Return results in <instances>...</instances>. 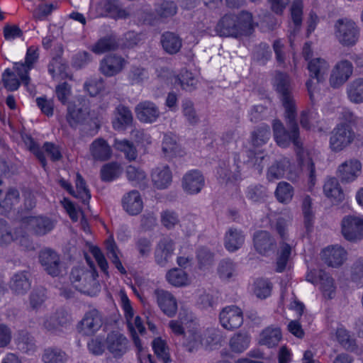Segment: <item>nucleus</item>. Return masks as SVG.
Returning <instances> with one entry per match:
<instances>
[{
	"label": "nucleus",
	"instance_id": "obj_40",
	"mask_svg": "<svg viewBox=\"0 0 363 363\" xmlns=\"http://www.w3.org/2000/svg\"><path fill=\"white\" fill-rule=\"evenodd\" d=\"M281 339V333L279 328L268 327L260 334L259 343L268 347L276 346Z\"/></svg>",
	"mask_w": 363,
	"mask_h": 363
},
{
	"label": "nucleus",
	"instance_id": "obj_52",
	"mask_svg": "<svg viewBox=\"0 0 363 363\" xmlns=\"http://www.w3.org/2000/svg\"><path fill=\"white\" fill-rule=\"evenodd\" d=\"M15 240V235L9 223L0 218V247L6 246Z\"/></svg>",
	"mask_w": 363,
	"mask_h": 363
},
{
	"label": "nucleus",
	"instance_id": "obj_59",
	"mask_svg": "<svg viewBox=\"0 0 363 363\" xmlns=\"http://www.w3.org/2000/svg\"><path fill=\"white\" fill-rule=\"evenodd\" d=\"M2 82L4 87L10 91L17 90L21 84L16 74L9 68L5 69L2 74Z\"/></svg>",
	"mask_w": 363,
	"mask_h": 363
},
{
	"label": "nucleus",
	"instance_id": "obj_1",
	"mask_svg": "<svg viewBox=\"0 0 363 363\" xmlns=\"http://www.w3.org/2000/svg\"><path fill=\"white\" fill-rule=\"evenodd\" d=\"M274 86L279 94L284 108V117L288 127L286 130L280 121H274L272 125L274 139L280 147H287L292 142L299 150L297 151V161L303 172L308 176L311 185L315 184V162L308 153L301 148L299 140V128L296 122V106L292 94V86L289 76L284 72H277L274 79Z\"/></svg>",
	"mask_w": 363,
	"mask_h": 363
},
{
	"label": "nucleus",
	"instance_id": "obj_54",
	"mask_svg": "<svg viewBox=\"0 0 363 363\" xmlns=\"http://www.w3.org/2000/svg\"><path fill=\"white\" fill-rule=\"evenodd\" d=\"M45 289L43 288L34 289L29 295V306L31 310L38 311L46 300Z\"/></svg>",
	"mask_w": 363,
	"mask_h": 363
},
{
	"label": "nucleus",
	"instance_id": "obj_35",
	"mask_svg": "<svg viewBox=\"0 0 363 363\" xmlns=\"http://www.w3.org/2000/svg\"><path fill=\"white\" fill-rule=\"evenodd\" d=\"M290 165V161L287 158H282L276 161L268 169L267 179L269 181H273L284 177L289 170Z\"/></svg>",
	"mask_w": 363,
	"mask_h": 363
},
{
	"label": "nucleus",
	"instance_id": "obj_23",
	"mask_svg": "<svg viewBox=\"0 0 363 363\" xmlns=\"http://www.w3.org/2000/svg\"><path fill=\"white\" fill-rule=\"evenodd\" d=\"M122 206L129 215H138L143 208L140 193L136 190H132L125 194L122 199Z\"/></svg>",
	"mask_w": 363,
	"mask_h": 363
},
{
	"label": "nucleus",
	"instance_id": "obj_31",
	"mask_svg": "<svg viewBox=\"0 0 363 363\" xmlns=\"http://www.w3.org/2000/svg\"><path fill=\"white\" fill-rule=\"evenodd\" d=\"M96 9L101 16H108L113 18H125L128 16V13L116 5V1H99Z\"/></svg>",
	"mask_w": 363,
	"mask_h": 363
},
{
	"label": "nucleus",
	"instance_id": "obj_12",
	"mask_svg": "<svg viewBox=\"0 0 363 363\" xmlns=\"http://www.w3.org/2000/svg\"><path fill=\"white\" fill-rule=\"evenodd\" d=\"M89 115V110L85 104V101H69L67 104L66 121L72 128H76L82 124Z\"/></svg>",
	"mask_w": 363,
	"mask_h": 363
},
{
	"label": "nucleus",
	"instance_id": "obj_53",
	"mask_svg": "<svg viewBox=\"0 0 363 363\" xmlns=\"http://www.w3.org/2000/svg\"><path fill=\"white\" fill-rule=\"evenodd\" d=\"M168 282L174 286H182L187 283V274L181 269H173L166 275Z\"/></svg>",
	"mask_w": 363,
	"mask_h": 363
},
{
	"label": "nucleus",
	"instance_id": "obj_64",
	"mask_svg": "<svg viewBox=\"0 0 363 363\" xmlns=\"http://www.w3.org/2000/svg\"><path fill=\"white\" fill-rule=\"evenodd\" d=\"M92 61V55L86 51H81L73 55L72 58V66L79 69L86 67Z\"/></svg>",
	"mask_w": 363,
	"mask_h": 363
},
{
	"label": "nucleus",
	"instance_id": "obj_55",
	"mask_svg": "<svg viewBox=\"0 0 363 363\" xmlns=\"http://www.w3.org/2000/svg\"><path fill=\"white\" fill-rule=\"evenodd\" d=\"M75 183L77 193H74V196L80 199L84 203H89V201L91 199V194L86 186L84 179L79 173L77 174Z\"/></svg>",
	"mask_w": 363,
	"mask_h": 363
},
{
	"label": "nucleus",
	"instance_id": "obj_51",
	"mask_svg": "<svg viewBox=\"0 0 363 363\" xmlns=\"http://www.w3.org/2000/svg\"><path fill=\"white\" fill-rule=\"evenodd\" d=\"M272 289V284L267 279H259L254 283V294L260 299H264L269 296Z\"/></svg>",
	"mask_w": 363,
	"mask_h": 363
},
{
	"label": "nucleus",
	"instance_id": "obj_41",
	"mask_svg": "<svg viewBox=\"0 0 363 363\" xmlns=\"http://www.w3.org/2000/svg\"><path fill=\"white\" fill-rule=\"evenodd\" d=\"M347 94L352 103H363V78H357L351 82L347 86Z\"/></svg>",
	"mask_w": 363,
	"mask_h": 363
},
{
	"label": "nucleus",
	"instance_id": "obj_32",
	"mask_svg": "<svg viewBox=\"0 0 363 363\" xmlns=\"http://www.w3.org/2000/svg\"><path fill=\"white\" fill-rule=\"evenodd\" d=\"M202 340L201 331L191 330L186 333L183 336V340H182L181 344L189 352H194L201 348H203Z\"/></svg>",
	"mask_w": 363,
	"mask_h": 363
},
{
	"label": "nucleus",
	"instance_id": "obj_15",
	"mask_svg": "<svg viewBox=\"0 0 363 363\" xmlns=\"http://www.w3.org/2000/svg\"><path fill=\"white\" fill-rule=\"evenodd\" d=\"M174 251V242L169 237L161 238L157 243L154 257L155 262L160 267H165L171 259Z\"/></svg>",
	"mask_w": 363,
	"mask_h": 363
},
{
	"label": "nucleus",
	"instance_id": "obj_6",
	"mask_svg": "<svg viewBox=\"0 0 363 363\" xmlns=\"http://www.w3.org/2000/svg\"><path fill=\"white\" fill-rule=\"evenodd\" d=\"M335 35L344 46L354 45L359 38V30L355 23L347 18L339 19L335 25Z\"/></svg>",
	"mask_w": 363,
	"mask_h": 363
},
{
	"label": "nucleus",
	"instance_id": "obj_60",
	"mask_svg": "<svg viewBox=\"0 0 363 363\" xmlns=\"http://www.w3.org/2000/svg\"><path fill=\"white\" fill-rule=\"evenodd\" d=\"M160 220L162 225L167 230L174 228L179 223L178 214L170 210H166L161 213Z\"/></svg>",
	"mask_w": 363,
	"mask_h": 363
},
{
	"label": "nucleus",
	"instance_id": "obj_3",
	"mask_svg": "<svg viewBox=\"0 0 363 363\" xmlns=\"http://www.w3.org/2000/svg\"><path fill=\"white\" fill-rule=\"evenodd\" d=\"M307 69L310 79L306 82V86L311 101L314 99V92L316 84L323 82L329 72L330 65L323 58L315 57L308 62Z\"/></svg>",
	"mask_w": 363,
	"mask_h": 363
},
{
	"label": "nucleus",
	"instance_id": "obj_56",
	"mask_svg": "<svg viewBox=\"0 0 363 363\" xmlns=\"http://www.w3.org/2000/svg\"><path fill=\"white\" fill-rule=\"evenodd\" d=\"M336 338L338 342L347 350L353 351L356 349L355 340L344 328H337Z\"/></svg>",
	"mask_w": 363,
	"mask_h": 363
},
{
	"label": "nucleus",
	"instance_id": "obj_21",
	"mask_svg": "<svg viewBox=\"0 0 363 363\" xmlns=\"http://www.w3.org/2000/svg\"><path fill=\"white\" fill-rule=\"evenodd\" d=\"M128 340L121 333L113 331L106 337L107 348L114 357H121L128 350Z\"/></svg>",
	"mask_w": 363,
	"mask_h": 363
},
{
	"label": "nucleus",
	"instance_id": "obj_61",
	"mask_svg": "<svg viewBox=\"0 0 363 363\" xmlns=\"http://www.w3.org/2000/svg\"><path fill=\"white\" fill-rule=\"evenodd\" d=\"M182 112L190 125H196L199 121V118L194 109V104L190 100H184L182 102Z\"/></svg>",
	"mask_w": 363,
	"mask_h": 363
},
{
	"label": "nucleus",
	"instance_id": "obj_4",
	"mask_svg": "<svg viewBox=\"0 0 363 363\" xmlns=\"http://www.w3.org/2000/svg\"><path fill=\"white\" fill-rule=\"evenodd\" d=\"M98 273L91 266L90 269L84 267L72 269L70 274V280L74 287L84 294H90L94 290L98 289L99 284L96 278Z\"/></svg>",
	"mask_w": 363,
	"mask_h": 363
},
{
	"label": "nucleus",
	"instance_id": "obj_14",
	"mask_svg": "<svg viewBox=\"0 0 363 363\" xmlns=\"http://www.w3.org/2000/svg\"><path fill=\"white\" fill-rule=\"evenodd\" d=\"M103 323L102 317L100 312L92 308L84 315V318L79 322V332L84 335H92L96 333Z\"/></svg>",
	"mask_w": 363,
	"mask_h": 363
},
{
	"label": "nucleus",
	"instance_id": "obj_24",
	"mask_svg": "<svg viewBox=\"0 0 363 363\" xmlns=\"http://www.w3.org/2000/svg\"><path fill=\"white\" fill-rule=\"evenodd\" d=\"M361 171V163L357 160H347L338 167V177L342 182L354 181Z\"/></svg>",
	"mask_w": 363,
	"mask_h": 363
},
{
	"label": "nucleus",
	"instance_id": "obj_27",
	"mask_svg": "<svg viewBox=\"0 0 363 363\" xmlns=\"http://www.w3.org/2000/svg\"><path fill=\"white\" fill-rule=\"evenodd\" d=\"M119 47V42L117 36L111 33L99 38L90 50L95 54L101 55L109 51L116 50Z\"/></svg>",
	"mask_w": 363,
	"mask_h": 363
},
{
	"label": "nucleus",
	"instance_id": "obj_39",
	"mask_svg": "<svg viewBox=\"0 0 363 363\" xmlns=\"http://www.w3.org/2000/svg\"><path fill=\"white\" fill-rule=\"evenodd\" d=\"M41 359L44 363H66L68 355L60 348L50 347L43 350Z\"/></svg>",
	"mask_w": 363,
	"mask_h": 363
},
{
	"label": "nucleus",
	"instance_id": "obj_62",
	"mask_svg": "<svg viewBox=\"0 0 363 363\" xmlns=\"http://www.w3.org/2000/svg\"><path fill=\"white\" fill-rule=\"evenodd\" d=\"M272 57V51L269 45L261 43L255 48L254 58L261 65H265Z\"/></svg>",
	"mask_w": 363,
	"mask_h": 363
},
{
	"label": "nucleus",
	"instance_id": "obj_49",
	"mask_svg": "<svg viewBox=\"0 0 363 363\" xmlns=\"http://www.w3.org/2000/svg\"><path fill=\"white\" fill-rule=\"evenodd\" d=\"M291 253V245L284 241L280 242V250L277 260V272H282L285 269Z\"/></svg>",
	"mask_w": 363,
	"mask_h": 363
},
{
	"label": "nucleus",
	"instance_id": "obj_30",
	"mask_svg": "<svg viewBox=\"0 0 363 363\" xmlns=\"http://www.w3.org/2000/svg\"><path fill=\"white\" fill-rule=\"evenodd\" d=\"M160 43L164 50L169 55L177 54L182 46V40L179 35L170 31L162 34Z\"/></svg>",
	"mask_w": 363,
	"mask_h": 363
},
{
	"label": "nucleus",
	"instance_id": "obj_26",
	"mask_svg": "<svg viewBox=\"0 0 363 363\" xmlns=\"http://www.w3.org/2000/svg\"><path fill=\"white\" fill-rule=\"evenodd\" d=\"M151 179L155 188L164 189L172 183V172L167 165L157 167L152 171Z\"/></svg>",
	"mask_w": 363,
	"mask_h": 363
},
{
	"label": "nucleus",
	"instance_id": "obj_17",
	"mask_svg": "<svg viewBox=\"0 0 363 363\" xmlns=\"http://www.w3.org/2000/svg\"><path fill=\"white\" fill-rule=\"evenodd\" d=\"M39 261L45 271L52 277H57L61 273L60 256L52 250L45 249L39 255Z\"/></svg>",
	"mask_w": 363,
	"mask_h": 363
},
{
	"label": "nucleus",
	"instance_id": "obj_34",
	"mask_svg": "<svg viewBox=\"0 0 363 363\" xmlns=\"http://www.w3.org/2000/svg\"><path fill=\"white\" fill-rule=\"evenodd\" d=\"M31 286L29 276L26 272L16 273L12 277L11 289L16 294H25Z\"/></svg>",
	"mask_w": 363,
	"mask_h": 363
},
{
	"label": "nucleus",
	"instance_id": "obj_50",
	"mask_svg": "<svg viewBox=\"0 0 363 363\" xmlns=\"http://www.w3.org/2000/svg\"><path fill=\"white\" fill-rule=\"evenodd\" d=\"M126 177L130 182H134L135 184L144 186L145 184L146 174L140 167L133 165H129L126 167Z\"/></svg>",
	"mask_w": 363,
	"mask_h": 363
},
{
	"label": "nucleus",
	"instance_id": "obj_25",
	"mask_svg": "<svg viewBox=\"0 0 363 363\" xmlns=\"http://www.w3.org/2000/svg\"><path fill=\"white\" fill-rule=\"evenodd\" d=\"M90 154L95 161H106L112 155V150L108 143L103 138L95 139L89 146Z\"/></svg>",
	"mask_w": 363,
	"mask_h": 363
},
{
	"label": "nucleus",
	"instance_id": "obj_45",
	"mask_svg": "<svg viewBox=\"0 0 363 363\" xmlns=\"http://www.w3.org/2000/svg\"><path fill=\"white\" fill-rule=\"evenodd\" d=\"M269 126L265 124L257 127L251 133V143L255 147H260L265 144L270 137Z\"/></svg>",
	"mask_w": 363,
	"mask_h": 363
},
{
	"label": "nucleus",
	"instance_id": "obj_10",
	"mask_svg": "<svg viewBox=\"0 0 363 363\" xmlns=\"http://www.w3.org/2000/svg\"><path fill=\"white\" fill-rule=\"evenodd\" d=\"M71 324L70 315L64 310H57L55 313L45 316L43 321V328L55 334H59L65 329H67Z\"/></svg>",
	"mask_w": 363,
	"mask_h": 363
},
{
	"label": "nucleus",
	"instance_id": "obj_5",
	"mask_svg": "<svg viewBox=\"0 0 363 363\" xmlns=\"http://www.w3.org/2000/svg\"><path fill=\"white\" fill-rule=\"evenodd\" d=\"M355 137L354 132L349 124L340 123L332 132L330 146L333 151L340 152L350 145Z\"/></svg>",
	"mask_w": 363,
	"mask_h": 363
},
{
	"label": "nucleus",
	"instance_id": "obj_11",
	"mask_svg": "<svg viewBox=\"0 0 363 363\" xmlns=\"http://www.w3.org/2000/svg\"><path fill=\"white\" fill-rule=\"evenodd\" d=\"M219 320L225 329L233 330L242 325L243 313L241 308L237 306H228L220 312Z\"/></svg>",
	"mask_w": 363,
	"mask_h": 363
},
{
	"label": "nucleus",
	"instance_id": "obj_8",
	"mask_svg": "<svg viewBox=\"0 0 363 363\" xmlns=\"http://www.w3.org/2000/svg\"><path fill=\"white\" fill-rule=\"evenodd\" d=\"M342 234L348 241L357 242L363 238V219L358 216H346L341 223Z\"/></svg>",
	"mask_w": 363,
	"mask_h": 363
},
{
	"label": "nucleus",
	"instance_id": "obj_57",
	"mask_svg": "<svg viewBox=\"0 0 363 363\" xmlns=\"http://www.w3.org/2000/svg\"><path fill=\"white\" fill-rule=\"evenodd\" d=\"M303 4L302 1H294L290 8L291 17L293 21L294 28V33L298 31L302 23L303 16Z\"/></svg>",
	"mask_w": 363,
	"mask_h": 363
},
{
	"label": "nucleus",
	"instance_id": "obj_16",
	"mask_svg": "<svg viewBox=\"0 0 363 363\" xmlns=\"http://www.w3.org/2000/svg\"><path fill=\"white\" fill-rule=\"evenodd\" d=\"M153 296L161 311L167 316L173 317L177 311V302L172 294L162 289L154 291Z\"/></svg>",
	"mask_w": 363,
	"mask_h": 363
},
{
	"label": "nucleus",
	"instance_id": "obj_38",
	"mask_svg": "<svg viewBox=\"0 0 363 363\" xmlns=\"http://www.w3.org/2000/svg\"><path fill=\"white\" fill-rule=\"evenodd\" d=\"M320 281V289L325 298L332 299L335 295L334 279L325 271L320 270L318 274Z\"/></svg>",
	"mask_w": 363,
	"mask_h": 363
},
{
	"label": "nucleus",
	"instance_id": "obj_7",
	"mask_svg": "<svg viewBox=\"0 0 363 363\" xmlns=\"http://www.w3.org/2000/svg\"><path fill=\"white\" fill-rule=\"evenodd\" d=\"M240 158L238 152L233 153V164L229 162L221 161L217 169V176L219 182L228 184L237 181L240 177Z\"/></svg>",
	"mask_w": 363,
	"mask_h": 363
},
{
	"label": "nucleus",
	"instance_id": "obj_42",
	"mask_svg": "<svg viewBox=\"0 0 363 363\" xmlns=\"http://www.w3.org/2000/svg\"><path fill=\"white\" fill-rule=\"evenodd\" d=\"M20 201V193L13 187H10L6 191L4 197L0 200V208L4 212L11 211Z\"/></svg>",
	"mask_w": 363,
	"mask_h": 363
},
{
	"label": "nucleus",
	"instance_id": "obj_37",
	"mask_svg": "<svg viewBox=\"0 0 363 363\" xmlns=\"http://www.w3.org/2000/svg\"><path fill=\"white\" fill-rule=\"evenodd\" d=\"M116 110L117 115L113 121V127L115 130H123L132 124L133 119L132 112L124 106H119Z\"/></svg>",
	"mask_w": 363,
	"mask_h": 363
},
{
	"label": "nucleus",
	"instance_id": "obj_9",
	"mask_svg": "<svg viewBox=\"0 0 363 363\" xmlns=\"http://www.w3.org/2000/svg\"><path fill=\"white\" fill-rule=\"evenodd\" d=\"M21 223L35 235L42 236L50 233L55 226V221L47 216H27L21 219Z\"/></svg>",
	"mask_w": 363,
	"mask_h": 363
},
{
	"label": "nucleus",
	"instance_id": "obj_47",
	"mask_svg": "<svg viewBox=\"0 0 363 363\" xmlns=\"http://www.w3.org/2000/svg\"><path fill=\"white\" fill-rule=\"evenodd\" d=\"M245 195L252 202H262L267 197V189L263 185L252 184L247 188Z\"/></svg>",
	"mask_w": 363,
	"mask_h": 363
},
{
	"label": "nucleus",
	"instance_id": "obj_22",
	"mask_svg": "<svg viewBox=\"0 0 363 363\" xmlns=\"http://www.w3.org/2000/svg\"><path fill=\"white\" fill-rule=\"evenodd\" d=\"M204 177L198 170L186 172L182 179V187L189 194H198L204 186Z\"/></svg>",
	"mask_w": 363,
	"mask_h": 363
},
{
	"label": "nucleus",
	"instance_id": "obj_2",
	"mask_svg": "<svg viewBox=\"0 0 363 363\" xmlns=\"http://www.w3.org/2000/svg\"><path fill=\"white\" fill-rule=\"evenodd\" d=\"M254 30L252 16L247 11L238 14L228 13L223 16L216 26V31L221 37L238 38L249 35Z\"/></svg>",
	"mask_w": 363,
	"mask_h": 363
},
{
	"label": "nucleus",
	"instance_id": "obj_19",
	"mask_svg": "<svg viewBox=\"0 0 363 363\" xmlns=\"http://www.w3.org/2000/svg\"><path fill=\"white\" fill-rule=\"evenodd\" d=\"M254 247L256 251L262 255L273 252L277 246L274 238L266 230H258L253 235Z\"/></svg>",
	"mask_w": 363,
	"mask_h": 363
},
{
	"label": "nucleus",
	"instance_id": "obj_20",
	"mask_svg": "<svg viewBox=\"0 0 363 363\" xmlns=\"http://www.w3.org/2000/svg\"><path fill=\"white\" fill-rule=\"evenodd\" d=\"M138 120L143 123H152L160 116L159 108L152 101L140 102L135 108Z\"/></svg>",
	"mask_w": 363,
	"mask_h": 363
},
{
	"label": "nucleus",
	"instance_id": "obj_13",
	"mask_svg": "<svg viewBox=\"0 0 363 363\" xmlns=\"http://www.w3.org/2000/svg\"><path fill=\"white\" fill-rule=\"evenodd\" d=\"M128 62L122 56L116 54L106 55L101 61L99 71L106 77H113L120 73Z\"/></svg>",
	"mask_w": 363,
	"mask_h": 363
},
{
	"label": "nucleus",
	"instance_id": "obj_18",
	"mask_svg": "<svg viewBox=\"0 0 363 363\" xmlns=\"http://www.w3.org/2000/svg\"><path fill=\"white\" fill-rule=\"evenodd\" d=\"M353 67L348 60H342L338 62L330 76V84L333 88H338L342 85L352 75Z\"/></svg>",
	"mask_w": 363,
	"mask_h": 363
},
{
	"label": "nucleus",
	"instance_id": "obj_29",
	"mask_svg": "<svg viewBox=\"0 0 363 363\" xmlns=\"http://www.w3.org/2000/svg\"><path fill=\"white\" fill-rule=\"evenodd\" d=\"M245 235L241 230L235 228H229L224 237V245L229 252H235L240 249L245 242Z\"/></svg>",
	"mask_w": 363,
	"mask_h": 363
},
{
	"label": "nucleus",
	"instance_id": "obj_44",
	"mask_svg": "<svg viewBox=\"0 0 363 363\" xmlns=\"http://www.w3.org/2000/svg\"><path fill=\"white\" fill-rule=\"evenodd\" d=\"M122 170L117 162H109L102 166L100 176L102 181L111 182L118 179L121 174Z\"/></svg>",
	"mask_w": 363,
	"mask_h": 363
},
{
	"label": "nucleus",
	"instance_id": "obj_63",
	"mask_svg": "<svg viewBox=\"0 0 363 363\" xmlns=\"http://www.w3.org/2000/svg\"><path fill=\"white\" fill-rule=\"evenodd\" d=\"M117 150L124 152L125 158L129 161L135 160L137 157V150L133 144L128 140H121L116 142Z\"/></svg>",
	"mask_w": 363,
	"mask_h": 363
},
{
	"label": "nucleus",
	"instance_id": "obj_36",
	"mask_svg": "<svg viewBox=\"0 0 363 363\" xmlns=\"http://www.w3.org/2000/svg\"><path fill=\"white\" fill-rule=\"evenodd\" d=\"M250 337L245 333H235L230 339V350L236 354L244 352L250 346Z\"/></svg>",
	"mask_w": 363,
	"mask_h": 363
},
{
	"label": "nucleus",
	"instance_id": "obj_33",
	"mask_svg": "<svg viewBox=\"0 0 363 363\" xmlns=\"http://www.w3.org/2000/svg\"><path fill=\"white\" fill-rule=\"evenodd\" d=\"M105 247L106 255L112 264L121 274H126L127 271L120 260L121 251L112 238H109L105 241Z\"/></svg>",
	"mask_w": 363,
	"mask_h": 363
},
{
	"label": "nucleus",
	"instance_id": "obj_43",
	"mask_svg": "<svg viewBox=\"0 0 363 363\" xmlns=\"http://www.w3.org/2000/svg\"><path fill=\"white\" fill-rule=\"evenodd\" d=\"M16 345L18 349L24 353L33 352L36 350L35 341L26 331H21L16 339Z\"/></svg>",
	"mask_w": 363,
	"mask_h": 363
},
{
	"label": "nucleus",
	"instance_id": "obj_48",
	"mask_svg": "<svg viewBox=\"0 0 363 363\" xmlns=\"http://www.w3.org/2000/svg\"><path fill=\"white\" fill-rule=\"evenodd\" d=\"M275 196L279 202L287 203L293 198L294 188L290 184L286 182H281L277 186Z\"/></svg>",
	"mask_w": 363,
	"mask_h": 363
},
{
	"label": "nucleus",
	"instance_id": "obj_46",
	"mask_svg": "<svg viewBox=\"0 0 363 363\" xmlns=\"http://www.w3.org/2000/svg\"><path fill=\"white\" fill-rule=\"evenodd\" d=\"M323 191L327 197L333 198L337 201L344 199V194L335 178H330L323 186Z\"/></svg>",
	"mask_w": 363,
	"mask_h": 363
},
{
	"label": "nucleus",
	"instance_id": "obj_28",
	"mask_svg": "<svg viewBox=\"0 0 363 363\" xmlns=\"http://www.w3.org/2000/svg\"><path fill=\"white\" fill-rule=\"evenodd\" d=\"M322 258L328 266L337 267L345 260L346 251L341 247H328L323 250Z\"/></svg>",
	"mask_w": 363,
	"mask_h": 363
},
{
	"label": "nucleus",
	"instance_id": "obj_58",
	"mask_svg": "<svg viewBox=\"0 0 363 363\" xmlns=\"http://www.w3.org/2000/svg\"><path fill=\"white\" fill-rule=\"evenodd\" d=\"M152 346L155 354L158 358L162 359L164 363H168L171 361L168 348L164 340L160 337H157L152 342Z\"/></svg>",
	"mask_w": 363,
	"mask_h": 363
}]
</instances>
